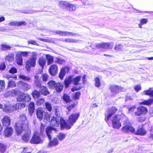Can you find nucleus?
I'll return each mask as SVG.
<instances>
[{
    "label": "nucleus",
    "mask_w": 153,
    "mask_h": 153,
    "mask_svg": "<svg viewBox=\"0 0 153 153\" xmlns=\"http://www.w3.org/2000/svg\"><path fill=\"white\" fill-rule=\"evenodd\" d=\"M44 99L42 98H40L37 100L36 102V103L37 105H40L43 104L44 102Z\"/></svg>",
    "instance_id": "603ef678"
},
{
    "label": "nucleus",
    "mask_w": 153,
    "mask_h": 153,
    "mask_svg": "<svg viewBox=\"0 0 153 153\" xmlns=\"http://www.w3.org/2000/svg\"><path fill=\"white\" fill-rule=\"evenodd\" d=\"M42 69L46 64V60L45 59L42 57H40L39 58L38 61Z\"/></svg>",
    "instance_id": "2f4dec72"
},
{
    "label": "nucleus",
    "mask_w": 153,
    "mask_h": 153,
    "mask_svg": "<svg viewBox=\"0 0 153 153\" xmlns=\"http://www.w3.org/2000/svg\"><path fill=\"white\" fill-rule=\"evenodd\" d=\"M14 58V54L12 53H9L6 55L5 59L6 61L9 62H12Z\"/></svg>",
    "instance_id": "c85d7f7f"
},
{
    "label": "nucleus",
    "mask_w": 153,
    "mask_h": 153,
    "mask_svg": "<svg viewBox=\"0 0 153 153\" xmlns=\"http://www.w3.org/2000/svg\"><path fill=\"white\" fill-rule=\"evenodd\" d=\"M16 63L19 65H22L23 59L22 56L20 54L18 53L16 55Z\"/></svg>",
    "instance_id": "a878e982"
},
{
    "label": "nucleus",
    "mask_w": 153,
    "mask_h": 153,
    "mask_svg": "<svg viewBox=\"0 0 153 153\" xmlns=\"http://www.w3.org/2000/svg\"><path fill=\"white\" fill-rule=\"evenodd\" d=\"M68 2H67L64 1H59V6L61 8H67V6H68Z\"/></svg>",
    "instance_id": "58836bf2"
},
{
    "label": "nucleus",
    "mask_w": 153,
    "mask_h": 153,
    "mask_svg": "<svg viewBox=\"0 0 153 153\" xmlns=\"http://www.w3.org/2000/svg\"><path fill=\"white\" fill-rule=\"evenodd\" d=\"M31 99L30 96L27 94H22L20 95L17 98V100L19 101L28 102Z\"/></svg>",
    "instance_id": "9b49d317"
},
{
    "label": "nucleus",
    "mask_w": 153,
    "mask_h": 153,
    "mask_svg": "<svg viewBox=\"0 0 153 153\" xmlns=\"http://www.w3.org/2000/svg\"><path fill=\"white\" fill-rule=\"evenodd\" d=\"M16 84L14 81L11 80L9 82L8 85V87H13Z\"/></svg>",
    "instance_id": "5fc2aeb1"
},
{
    "label": "nucleus",
    "mask_w": 153,
    "mask_h": 153,
    "mask_svg": "<svg viewBox=\"0 0 153 153\" xmlns=\"http://www.w3.org/2000/svg\"><path fill=\"white\" fill-rule=\"evenodd\" d=\"M21 120L16 123L15 125V129L17 135L21 134L23 131L26 132L27 128H30L28 121L26 119L25 115L22 114L20 115Z\"/></svg>",
    "instance_id": "f257e3e1"
},
{
    "label": "nucleus",
    "mask_w": 153,
    "mask_h": 153,
    "mask_svg": "<svg viewBox=\"0 0 153 153\" xmlns=\"http://www.w3.org/2000/svg\"><path fill=\"white\" fill-rule=\"evenodd\" d=\"M13 129L10 127L7 128L4 132V135L7 137L10 136L12 134Z\"/></svg>",
    "instance_id": "393cba45"
},
{
    "label": "nucleus",
    "mask_w": 153,
    "mask_h": 153,
    "mask_svg": "<svg viewBox=\"0 0 153 153\" xmlns=\"http://www.w3.org/2000/svg\"><path fill=\"white\" fill-rule=\"evenodd\" d=\"M80 93L79 92H77L73 94V98L74 100L78 99L79 98Z\"/></svg>",
    "instance_id": "864d4df0"
},
{
    "label": "nucleus",
    "mask_w": 153,
    "mask_h": 153,
    "mask_svg": "<svg viewBox=\"0 0 153 153\" xmlns=\"http://www.w3.org/2000/svg\"><path fill=\"white\" fill-rule=\"evenodd\" d=\"M38 39L40 41L47 42L52 43L53 42V41L51 39H46L42 38H38Z\"/></svg>",
    "instance_id": "680f3d73"
},
{
    "label": "nucleus",
    "mask_w": 153,
    "mask_h": 153,
    "mask_svg": "<svg viewBox=\"0 0 153 153\" xmlns=\"http://www.w3.org/2000/svg\"><path fill=\"white\" fill-rule=\"evenodd\" d=\"M19 77L20 79L27 81H29L30 80V77L25 76L23 75H20L19 76Z\"/></svg>",
    "instance_id": "37998d69"
},
{
    "label": "nucleus",
    "mask_w": 153,
    "mask_h": 153,
    "mask_svg": "<svg viewBox=\"0 0 153 153\" xmlns=\"http://www.w3.org/2000/svg\"><path fill=\"white\" fill-rule=\"evenodd\" d=\"M14 110L21 109L24 108L25 107V105L23 103H17L16 104L13 105Z\"/></svg>",
    "instance_id": "cd10ccee"
},
{
    "label": "nucleus",
    "mask_w": 153,
    "mask_h": 153,
    "mask_svg": "<svg viewBox=\"0 0 153 153\" xmlns=\"http://www.w3.org/2000/svg\"><path fill=\"white\" fill-rule=\"evenodd\" d=\"M14 110L13 105H4L3 111L7 113H11Z\"/></svg>",
    "instance_id": "aec40b11"
},
{
    "label": "nucleus",
    "mask_w": 153,
    "mask_h": 153,
    "mask_svg": "<svg viewBox=\"0 0 153 153\" xmlns=\"http://www.w3.org/2000/svg\"><path fill=\"white\" fill-rule=\"evenodd\" d=\"M5 150V146L4 145L0 143V151L1 153H3Z\"/></svg>",
    "instance_id": "3c124183"
},
{
    "label": "nucleus",
    "mask_w": 153,
    "mask_h": 153,
    "mask_svg": "<svg viewBox=\"0 0 153 153\" xmlns=\"http://www.w3.org/2000/svg\"><path fill=\"white\" fill-rule=\"evenodd\" d=\"M20 90L17 89L9 90L5 94L4 96L5 97L10 96L14 97L16 95H20Z\"/></svg>",
    "instance_id": "f8f14e48"
},
{
    "label": "nucleus",
    "mask_w": 153,
    "mask_h": 153,
    "mask_svg": "<svg viewBox=\"0 0 153 153\" xmlns=\"http://www.w3.org/2000/svg\"><path fill=\"white\" fill-rule=\"evenodd\" d=\"M28 42L29 44H30L34 45H38L37 43L34 41L30 40L28 41Z\"/></svg>",
    "instance_id": "774afa93"
},
{
    "label": "nucleus",
    "mask_w": 153,
    "mask_h": 153,
    "mask_svg": "<svg viewBox=\"0 0 153 153\" xmlns=\"http://www.w3.org/2000/svg\"><path fill=\"white\" fill-rule=\"evenodd\" d=\"M48 84L50 88L53 89L55 88L56 83L54 81L51 80L48 82Z\"/></svg>",
    "instance_id": "ea45409f"
},
{
    "label": "nucleus",
    "mask_w": 153,
    "mask_h": 153,
    "mask_svg": "<svg viewBox=\"0 0 153 153\" xmlns=\"http://www.w3.org/2000/svg\"><path fill=\"white\" fill-rule=\"evenodd\" d=\"M46 57L48 61V65H50L53 63V56L49 54H46Z\"/></svg>",
    "instance_id": "c756f323"
},
{
    "label": "nucleus",
    "mask_w": 153,
    "mask_h": 153,
    "mask_svg": "<svg viewBox=\"0 0 153 153\" xmlns=\"http://www.w3.org/2000/svg\"><path fill=\"white\" fill-rule=\"evenodd\" d=\"M66 9L70 11H73L75 10L76 6L73 4L68 3Z\"/></svg>",
    "instance_id": "f704fd0d"
},
{
    "label": "nucleus",
    "mask_w": 153,
    "mask_h": 153,
    "mask_svg": "<svg viewBox=\"0 0 153 153\" xmlns=\"http://www.w3.org/2000/svg\"><path fill=\"white\" fill-rule=\"evenodd\" d=\"M8 25L10 26H18V22L13 21L9 23Z\"/></svg>",
    "instance_id": "bf43d9fd"
},
{
    "label": "nucleus",
    "mask_w": 153,
    "mask_h": 153,
    "mask_svg": "<svg viewBox=\"0 0 153 153\" xmlns=\"http://www.w3.org/2000/svg\"><path fill=\"white\" fill-rule=\"evenodd\" d=\"M123 124L125 125V126L121 129V130L123 132L127 133H131L133 134L135 133L134 128L131 126V124L129 123L128 120L126 121V122L124 121Z\"/></svg>",
    "instance_id": "39448f33"
},
{
    "label": "nucleus",
    "mask_w": 153,
    "mask_h": 153,
    "mask_svg": "<svg viewBox=\"0 0 153 153\" xmlns=\"http://www.w3.org/2000/svg\"><path fill=\"white\" fill-rule=\"evenodd\" d=\"M73 81V76H71L66 77L64 81L66 87H68Z\"/></svg>",
    "instance_id": "bb28decb"
},
{
    "label": "nucleus",
    "mask_w": 153,
    "mask_h": 153,
    "mask_svg": "<svg viewBox=\"0 0 153 153\" xmlns=\"http://www.w3.org/2000/svg\"><path fill=\"white\" fill-rule=\"evenodd\" d=\"M69 71V68L65 67L62 68L59 73V77L61 79H62L65 76L66 73L68 72Z\"/></svg>",
    "instance_id": "a211bd4d"
},
{
    "label": "nucleus",
    "mask_w": 153,
    "mask_h": 153,
    "mask_svg": "<svg viewBox=\"0 0 153 153\" xmlns=\"http://www.w3.org/2000/svg\"><path fill=\"white\" fill-rule=\"evenodd\" d=\"M63 100L66 103L70 101V97L67 94H64L62 97Z\"/></svg>",
    "instance_id": "c03bdc74"
},
{
    "label": "nucleus",
    "mask_w": 153,
    "mask_h": 153,
    "mask_svg": "<svg viewBox=\"0 0 153 153\" xmlns=\"http://www.w3.org/2000/svg\"><path fill=\"white\" fill-rule=\"evenodd\" d=\"M95 85L97 87H99L100 86V80L98 77H96L95 79Z\"/></svg>",
    "instance_id": "09e8293b"
},
{
    "label": "nucleus",
    "mask_w": 153,
    "mask_h": 153,
    "mask_svg": "<svg viewBox=\"0 0 153 153\" xmlns=\"http://www.w3.org/2000/svg\"><path fill=\"white\" fill-rule=\"evenodd\" d=\"M48 77V76L47 74H43L41 76V77L42 78V79L43 81H47Z\"/></svg>",
    "instance_id": "4d7b16f0"
},
{
    "label": "nucleus",
    "mask_w": 153,
    "mask_h": 153,
    "mask_svg": "<svg viewBox=\"0 0 153 153\" xmlns=\"http://www.w3.org/2000/svg\"><path fill=\"white\" fill-rule=\"evenodd\" d=\"M44 111L42 108H38L36 110V114L37 118L39 120H41L43 118V114Z\"/></svg>",
    "instance_id": "4be33fe9"
},
{
    "label": "nucleus",
    "mask_w": 153,
    "mask_h": 153,
    "mask_svg": "<svg viewBox=\"0 0 153 153\" xmlns=\"http://www.w3.org/2000/svg\"><path fill=\"white\" fill-rule=\"evenodd\" d=\"M146 131L145 129L143 128H140L138 129L136 132H135L134 134H136L143 135L146 134Z\"/></svg>",
    "instance_id": "473e14b6"
},
{
    "label": "nucleus",
    "mask_w": 153,
    "mask_h": 153,
    "mask_svg": "<svg viewBox=\"0 0 153 153\" xmlns=\"http://www.w3.org/2000/svg\"><path fill=\"white\" fill-rule=\"evenodd\" d=\"M46 108L48 111H51L52 108L51 104L49 102H46L45 104Z\"/></svg>",
    "instance_id": "8fccbe9b"
},
{
    "label": "nucleus",
    "mask_w": 153,
    "mask_h": 153,
    "mask_svg": "<svg viewBox=\"0 0 153 153\" xmlns=\"http://www.w3.org/2000/svg\"><path fill=\"white\" fill-rule=\"evenodd\" d=\"M144 94L153 97V89L152 88H149V90L145 91L143 92Z\"/></svg>",
    "instance_id": "72a5a7b5"
},
{
    "label": "nucleus",
    "mask_w": 153,
    "mask_h": 153,
    "mask_svg": "<svg viewBox=\"0 0 153 153\" xmlns=\"http://www.w3.org/2000/svg\"><path fill=\"white\" fill-rule=\"evenodd\" d=\"M148 111L147 108L144 106H140L137 108V111L135 113V115L140 116L143 114H146Z\"/></svg>",
    "instance_id": "ddd939ff"
},
{
    "label": "nucleus",
    "mask_w": 153,
    "mask_h": 153,
    "mask_svg": "<svg viewBox=\"0 0 153 153\" xmlns=\"http://www.w3.org/2000/svg\"><path fill=\"white\" fill-rule=\"evenodd\" d=\"M65 120L63 118L60 117H53L51 120L50 122V124L53 126L55 127L59 126V124L60 123L61 128L63 129L65 128H69V126H66L65 124Z\"/></svg>",
    "instance_id": "7ed1b4c3"
},
{
    "label": "nucleus",
    "mask_w": 153,
    "mask_h": 153,
    "mask_svg": "<svg viewBox=\"0 0 153 153\" xmlns=\"http://www.w3.org/2000/svg\"><path fill=\"white\" fill-rule=\"evenodd\" d=\"M18 54H20V56H26L29 54V53L27 51L22 52L20 51L18 53Z\"/></svg>",
    "instance_id": "13d9d810"
},
{
    "label": "nucleus",
    "mask_w": 153,
    "mask_h": 153,
    "mask_svg": "<svg viewBox=\"0 0 153 153\" xmlns=\"http://www.w3.org/2000/svg\"><path fill=\"white\" fill-rule=\"evenodd\" d=\"M49 74L52 76L55 75L58 72V67L56 65H51L49 69Z\"/></svg>",
    "instance_id": "f3484780"
},
{
    "label": "nucleus",
    "mask_w": 153,
    "mask_h": 153,
    "mask_svg": "<svg viewBox=\"0 0 153 153\" xmlns=\"http://www.w3.org/2000/svg\"><path fill=\"white\" fill-rule=\"evenodd\" d=\"M27 25V23L25 21H21L18 22V26H25Z\"/></svg>",
    "instance_id": "e2e57ef3"
},
{
    "label": "nucleus",
    "mask_w": 153,
    "mask_h": 153,
    "mask_svg": "<svg viewBox=\"0 0 153 153\" xmlns=\"http://www.w3.org/2000/svg\"><path fill=\"white\" fill-rule=\"evenodd\" d=\"M18 84L19 85L24 91H27L31 88L30 85L21 81L19 82Z\"/></svg>",
    "instance_id": "2eb2a0df"
},
{
    "label": "nucleus",
    "mask_w": 153,
    "mask_h": 153,
    "mask_svg": "<svg viewBox=\"0 0 153 153\" xmlns=\"http://www.w3.org/2000/svg\"><path fill=\"white\" fill-rule=\"evenodd\" d=\"M1 49L3 50H8L11 48V47L6 44H3L1 45Z\"/></svg>",
    "instance_id": "a18cd8bd"
},
{
    "label": "nucleus",
    "mask_w": 153,
    "mask_h": 153,
    "mask_svg": "<svg viewBox=\"0 0 153 153\" xmlns=\"http://www.w3.org/2000/svg\"><path fill=\"white\" fill-rule=\"evenodd\" d=\"M63 85L62 83L58 82L57 83L55 88L56 91L57 92H60L63 89Z\"/></svg>",
    "instance_id": "7c9ffc66"
},
{
    "label": "nucleus",
    "mask_w": 153,
    "mask_h": 153,
    "mask_svg": "<svg viewBox=\"0 0 153 153\" xmlns=\"http://www.w3.org/2000/svg\"><path fill=\"white\" fill-rule=\"evenodd\" d=\"M117 109L115 107H113L111 108L109 110L107 114L105 115V120L106 122L108 121L111 118L112 115L114 114L117 111Z\"/></svg>",
    "instance_id": "9d476101"
},
{
    "label": "nucleus",
    "mask_w": 153,
    "mask_h": 153,
    "mask_svg": "<svg viewBox=\"0 0 153 153\" xmlns=\"http://www.w3.org/2000/svg\"><path fill=\"white\" fill-rule=\"evenodd\" d=\"M153 100L152 99H149L148 100H146L140 102V104H143L146 105H150L152 103Z\"/></svg>",
    "instance_id": "e433bc0d"
},
{
    "label": "nucleus",
    "mask_w": 153,
    "mask_h": 153,
    "mask_svg": "<svg viewBox=\"0 0 153 153\" xmlns=\"http://www.w3.org/2000/svg\"><path fill=\"white\" fill-rule=\"evenodd\" d=\"M31 131L30 128H27V131L25 134L22 135V140L25 142L28 141L30 137Z\"/></svg>",
    "instance_id": "6ab92c4d"
},
{
    "label": "nucleus",
    "mask_w": 153,
    "mask_h": 153,
    "mask_svg": "<svg viewBox=\"0 0 153 153\" xmlns=\"http://www.w3.org/2000/svg\"><path fill=\"white\" fill-rule=\"evenodd\" d=\"M34 84L37 88H40V87L42 86L40 80L35 82Z\"/></svg>",
    "instance_id": "69168bd1"
},
{
    "label": "nucleus",
    "mask_w": 153,
    "mask_h": 153,
    "mask_svg": "<svg viewBox=\"0 0 153 153\" xmlns=\"http://www.w3.org/2000/svg\"><path fill=\"white\" fill-rule=\"evenodd\" d=\"M2 122L3 126L6 127L9 126L10 124V117L7 116H4L3 119L2 120Z\"/></svg>",
    "instance_id": "412c9836"
},
{
    "label": "nucleus",
    "mask_w": 153,
    "mask_h": 153,
    "mask_svg": "<svg viewBox=\"0 0 153 153\" xmlns=\"http://www.w3.org/2000/svg\"><path fill=\"white\" fill-rule=\"evenodd\" d=\"M55 33L59 34L64 36H80L78 34L75 33L67 31H62L60 30H57L55 31Z\"/></svg>",
    "instance_id": "1a4fd4ad"
},
{
    "label": "nucleus",
    "mask_w": 153,
    "mask_h": 153,
    "mask_svg": "<svg viewBox=\"0 0 153 153\" xmlns=\"http://www.w3.org/2000/svg\"><path fill=\"white\" fill-rule=\"evenodd\" d=\"M17 72V69L14 67H12L9 71V73L13 74L16 73Z\"/></svg>",
    "instance_id": "6e6d98bb"
},
{
    "label": "nucleus",
    "mask_w": 153,
    "mask_h": 153,
    "mask_svg": "<svg viewBox=\"0 0 153 153\" xmlns=\"http://www.w3.org/2000/svg\"><path fill=\"white\" fill-rule=\"evenodd\" d=\"M81 76H78L75 78H73V82L75 85H78L79 84V82L80 80Z\"/></svg>",
    "instance_id": "a19ab883"
},
{
    "label": "nucleus",
    "mask_w": 153,
    "mask_h": 153,
    "mask_svg": "<svg viewBox=\"0 0 153 153\" xmlns=\"http://www.w3.org/2000/svg\"><path fill=\"white\" fill-rule=\"evenodd\" d=\"M28 108L34 109L35 105L34 103L33 102H30Z\"/></svg>",
    "instance_id": "338daca9"
},
{
    "label": "nucleus",
    "mask_w": 153,
    "mask_h": 153,
    "mask_svg": "<svg viewBox=\"0 0 153 153\" xmlns=\"http://www.w3.org/2000/svg\"><path fill=\"white\" fill-rule=\"evenodd\" d=\"M56 131V129L52 127H49L46 129L45 132L46 135L49 140L50 142L48 144L49 146H55L57 145L58 143V140L56 138H54L51 140V135L52 133L55 132Z\"/></svg>",
    "instance_id": "f03ea898"
},
{
    "label": "nucleus",
    "mask_w": 153,
    "mask_h": 153,
    "mask_svg": "<svg viewBox=\"0 0 153 153\" xmlns=\"http://www.w3.org/2000/svg\"><path fill=\"white\" fill-rule=\"evenodd\" d=\"M32 95L33 97L34 98L39 97L40 96L39 92L36 90H34L32 92Z\"/></svg>",
    "instance_id": "4c0bfd02"
},
{
    "label": "nucleus",
    "mask_w": 153,
    "mask_h": 153,
    "mask_svg": "<svg viewBox=\"0 0 153 153\" xmlns=\"http://www.w3.org/2000/svg\"><path fill=\"white\" fill-rule=\"evenodd\" d=\"M37 53L35 52H32L30 59L36 60L37 59Z\"/></svg>",
    "instance_id": "052dcab7"
},
{
    "label": "nucleus",
    "mask_w": 153,
    "mask_h": 153,
    "mask_svg": "<svg viewBox=\"0 0 153 153\" xmlns=\"http://www.w3.org/2000/svg\"><path fill=\"white\" fill-rule=\"evenodd\" d=\"M36 60L30 59H29L26 62L25 68L27 71H29L31 67H34L36 64Z\"/></svg>",
    "instance_id": "4468645a"
},
{
    "label": "nucleus",
    "mask_w": 153,
    "mask_h": 153,
    "mask_svg": "<svg viewBox=\"0 0 153 153\" xmlns=\"http://www.w3.org/2000/svg\"><path fill=\"white\" fill-rule=\"evenodd\" d=\"M79 116V114L75 113L73 114L70 115L68 118V123H69V124H68L65 121V124L66 126H69V128H65L67 129H70L71 126L73 125V124L76 122V121L77 120Z\"/></svg>",
    "instance_id": "423d86ee"
},
{
    "label": "nucleus",
    "mask_w": 153,
    "mask_h": 153,
    "mask_svg": "<svg viewBox=\"0 0 153 153\" xmlns=\"http://www.w3.org/2000/svg\"><path fill=\"white\" fill-rule=\"evenodd\" d=\"M65 136L66 134H65L59 133L58 134L57 137L60 140L62 141L64 139Z\"/></svg>",
    "instance_id": "79ce46f5"
},
{
    "label": "nucleus",
    "mask_w": 153,
    "mask_h": 153,
    "mask_svg": "<svg viewBox=\"0 0 153 153\" xmlns=\"http://www.w3.org/2000/svg\"><path fill=\"white\" fill-rule=\"evenodd\" d=\"M148 22V19H142L140 20V23L138 24L139 27L141 28H142V25L146 24Z\"/></svg>",
    "instance_id": "c9c22d12"
},
{
    "label": "nucleus",
    "mask_w": 153,
    "mask_h": 153,
    "mask_svg": "<svg viewBox=\"0 0 153 153\" xmlns=\"http://www.w3.org/2000/svg\"><path fill=\"white\" fill-rule=\"evenodd\" d=\"M120 117L119 115L114 116L112 118V123L113 128L119 129L121 126V123L120 122Z\"/></svg>",
    "instance_id": "6e6552de"
},
{
    "label": "nucleus",
    "mask_w": 153,
    "mask_h": 153,
    "mask_svg": "<svg viewBox=\"0 0 153 153\" xmlns=\"http://www.w3.org/2000/svg\"><path fill=\"white\" fill-rule=\"evenodd\" d=\"M123 89L122 87L115 85H112L110 87V91L113 93H118L122 91Z\"/></svg>",
    "instance_id": "dca6fc26"
},
{
    "label": "nucleus",
    "mask_w": 153,
    "mask_h": 153,
    "mask_svg": "<svg viewBox=\"0 0 153 153\" xmlns=\"http://www.w3.org/2000/svg\"><path fill=\"white\" fill-rule=\"evenodd\" d=\"M5 82L4 81L0 80V91H2L5 88Z\"/></svg>",
    "instance_id": "de8ad7c7"
},
{
    "label": "nucleus",
    "mask_w": 153,
    "mask_h": 153,
    "mask_svg": "<svg viewBox=\"0 0 153 153\" xmlns=\"http://www.w3.org/2000/svg\"><path fill=\"white\" fill-rule=\"evenodd\" d=\"M39 92L45 96L47 95L49 93L47 88L44 86H42L40 87Z\"/></svg>",
    "instance_id": "5701e85b"
},
{
    "label": "nucleus",
    "mask_w": 153,
    "mask_h": 153,
    "mask_svg": "<svg viewBox=\"0 0 153 153\" xmlns=\"http://www.w3.org/2000/svg\"><path fill=\"white\" fill-rule=\"evenodd\" d=\"M60 40L63 42L71 43H76L78 42L79 41V40H76L71 38H67L65 39H60Z\"/></svg>",
    "instance_id": "b1692460"
},
{
    "label": "nucleus",
    "mask_w": 153,
    "mask_h": 153,
    "mask_svg": "<svg viewBox=\"0 0 153 153\" xmlns=\"http://www.w3.org/2000/svg\"><path fill=\"white\" fill-rule=\"evenodd\" d=\"M42 135L38 132H36L30 140V142L32 144H39L42 142L41 138Z\"/></svg>",
    "instance_id": "0eeeda50"
},
{
    "label": "nucleus",
    "mask_w": 153,
    "mask_h": 153,
    "mask_svg": "<svg viewBox=\"0 0 153 153\" xmlns=\"http://www.w3.org/2000/svg\"><path fill=\"white\" fill-rule=\"evenodd\" d=\"M88 44H89L90 45H88L87 47L89 48V46L92 49L93 51H94V50L95 49V47L97 48H103L105 49H111L114 46L113 44L111 45L110 43H103L97 44L88 43Z\"/></svg>",
    "instance_id": "20e7f679"
},
{
    "label": "nucleus",
    "mask_w": 153,
    "mask_h": 153,
    "mask_svg": "<svg viewBox=\"0 0 153 153\" xmlns=\"http://www.w3.org/2000/svg\"><path fill=\"white\" fill-rule=\"evenodd\" d=\"M134 88L136 91L138 92L141 89V86L140 85H137L134 86Z\"/></svg>",
    "instance_id": "0e129e2a"
},
{
    "label": "nucleus",
    "mask_w": 153,
    "mask_h": 153,
    "mask_svg": "<svg viewBox=\"0 0 153 153\" xmlns=\"http://www.w3.org/2000/svg\"><path fill=\"white\" fill-rule=\"evenodd\" d=\"M59 108V107L58 106L55 107L54 108V110L55 114L57 116V117H59V116H60Z\"/></svg>",
    "instance_id": "49530a36"
}]
</instances>
